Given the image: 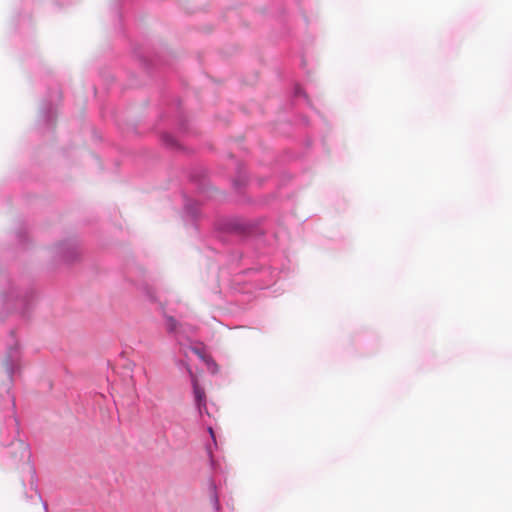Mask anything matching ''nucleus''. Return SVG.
Masks as SVG:
<instances>
[{"instance_id":"obj_1","label":"nucleus","mask_w":512,"mask_h":512,"mask_svg":"<svg viewBox=\"0 0 512 512\" xmlns=\"http://www.w3.org/2000/svg\"><path fill=\"white\" fill-rule=\"evenodd\" d=\"M165 327L169 333L178 334L181 331V324L172 316L165 319Z\"/></svg>"},{"instance_id":"obj_3","label":"nucleus","mask_w":512,"mask_h":512,"mask_svg":"<svg viewBox=\"0 0 512 512\" xmlns=\"http://www.w3.org/2000/svg\"><path fill=\"white\" fill-rule=\"evenodd\" d=\"M208 431H209V434L211 435V438L213 439V441L215 442V434H214V431L211 427L208 428Z\"/></svg>"},{"instance_id":"obj_2","label":"nucleus","mask_w":512,"mask_h":512,"mask_svg":"<svg viewBox=\"0 0 512 512\" xmlns=\"http://www.w3.org/2000/svg\"><path fill=\"white\" fill-rule=\"evenodd\" d=\"M193 392L197 405L199 407L205 405V391L200 387L196 380H193Z\"/></svg>"}]
</instances>
